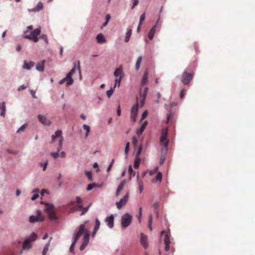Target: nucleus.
<instances>
[{
	"label": "nucleus",
	"mask_w": 255,
	"mask_h": 255,
	"mask_svg": "<svg viewBox=\"0 0 255 255\" xmlns=\"http://www.w3.org/2000/svg\"><path fill=\"white\" fill-rule=\"evenodd\" d=\"M152 216L150 215L148 218V224H152Z\"/></svg>",
	"instance_id": "nucleus-61"
},
{
	"label": "nucleus",
	"mask_w": 255,
	"mask_h": 255,
	"mask_svg": "<svg viewBox=\"0 0 255 255\" xmlns=\"http://www.w3.org/2000/svg\"><path fill=\"white\" fill-rule=\"evenodd\" d=\"M165 159V156L164 155H162L160 157V160H159L160 164H162L164 162Z\"/></svg>",
	"instance_id": "nucleus-53"
},
{
	"label": "nucleus",
	"mask_w": 255,
	"mask_h": 255,
	"mask_svg": "<svg viewBox=\"0 0 255 255\" xmlns=\"http://www.w3.org/2000/svg\"><path fill=\"white\" fill-rule=\"evenodd\" d=\"M132 139V144H133L134 147L136 148L137 145L138 140L135 136H133Z\"/></svg>",
	"instance_id": "nucleus-41"
},
{
	"label": "nucleus",
	"mask_w": 255,
	"mask_h": 255,
	"mask_svg": "<svg viewBox=\"0 0 255 255\" xmlns=\"http://www.w3.org/2000/svg\"><path fill=\"white\" fill-rule=\"evenodd\" d=\"M84 231V225H81L79 227V230L78 232L77 233V234L75 235L74 237V241L73 243L71 244V246L70 248V252L71 253H73L75 246L76 245V243L78 240V239L79 238V237L81 236L82 234V232Z\"/></svg>",
	"instance_id": "nucleus-7"
},
{
	"label": "nucleus",
	"mask_w": 255,
	"mask_h": 255,
	"mask_svg": "<svg viewBox=\"0 0 255 255\" xmlns=\"http://www.w3.org/2000/svg\"><path fill=\"white\" fill-rule=\"evenodd\" d=\"M77 68L79 74L81 75V67L80 63L79 61H78L77 63H74V67L71 70V71L66 75L65 78L62 79L59 82V84L62 85L64 84L65 82H66V85L69 86L73 84L74 82V80L72 78V75L75 73L76 69Z\"/></svg>",
	"instance_id": "nucleus-1"
},
{
	"label": "nucleus",
	"mask_w": 255,
	"mask_h": 255,
	"mask_svg": "<svg viewBox=\"0 0 255 255\" xmlns=\"http://www.w3.org/2000/svg\"><path fill=\"white\" fill-rule=\"evenodd\" d=\"M146 95H147V94H144V93L142 94V99L140 101V108L142 107L144 105V103H145L144 101L146 98Z\"/></svg>",
	"instance_id": "nucleus-35"
},
{
	"label": "nucleus",
	"mask_w": 255,
	"mask_h": 255,
	"mask_svg": "<svg viewBox=\"0 0 255 255\" xmlns=\"http://www.w3.org/2000/svg\"><path fill=\"white\" fill-rule=\"evenodd\" d=\"M97 42L100 43H103L106 42V39L102 33L98 34L96 37Z\"/></svg>",
	"instance_id": "nucleus-24"
},
{
	"label": "nucleus",
	"mask_w": 255,
	"mask_h": 255,
	"mask_svg": "<svg viewBox=\"0 0 255 255\" xmlns=\"http://www.w3.org/2000/svg\"><path fill=\"white\" fill-rule=\"evenodd\" d=\"M128 172L130 176H134L135 175V172L133 171L131 165H129L128 167Z\"/></svg>",
	"instance_id": "nucleus-46"
},
{
	"label": "nucleus",
	"mask_w": 255,
	"mask_h": 255,
	"mask_svg": "<svg viewBox=\"0 0 255 255\" xmlns=\"http://www.w3.org/2000/svg\"><path fill=\"white\" fill-rule=\"evenodd\" d=\"M39 195L37 193H35L33 196L31 197V200H35V199H36L38 197Z\"/></svg>",
	"instance_id": "nucleus-55"
},
{
	"label": "nucleus",
	"mask_w": 255,
	"mask_h": 255,
	"mask_svg": "<svg viewBox=\"0 0 255 255\" xmlns=\"http://www.w3.org/2000/svg\"><path fill=\"white\" fill-rule=\"evenodd\" d=\"M40 38L43 39L45 43L48 44V38H47V36L45 34H42L40 36Z\"/></svg>",
	"instance_id": "nucleus-45"
},
{
	"label": "nucleus",
	"mask_w": 255,
	"mask_h": 255,
	"mask_svg": "<svg viewBox=\"0 0 255 255\" xmlns=\"http://www.w3.org/2000/svg\"><path fill=\"white\" fill-rule=\"evenodd\" d=\"M140 243L142 247L145 249L148 248L147 238L146 236L141 233L140 235Z\"/></svg>",
	"instance_id": "nucleus-14"
},
{
	"label": "nucleus",
	"mask_w": 255,
	"mask_h": 255,
	"mask_svg": "<svg viewBox=\"0 0 255 255\" xmlns=\"http://www.w3.org/2000/svg\"><path fill=\"white\" fill-rule=\"evenodd\" d=\"M76 202L77 203H78V205H79V204H82L81 203H82V200L80 198V197L79 196H77L76 198Z\"/></svg>",
	"instance_id": "nucleus-54"
},
{
	"label": "nucleus",
	"mask_w": 255,
	"mask_h": 255,
	"mask_svg": "<svg viewBox=\"0 0 255 255\" xmlns=\"http://www.w3.org/2000/svg\"><path fill=\"white\" fill-rule=\"evenodd\" d=\"M167 129H163L161 132L160 142L161 144L163 145L161 149L162 154H165L168 149L169 141L167 139Z\"/></svg>",
	"instance_id": "nucleus-5"
},
{
	"label": "nucleus",
	"mask_w": 255,
	"mask_h": 255,
	"mask_svg": "<svg viewBox=\"0 0 255 255\" xmlns=\"http://www.w3.org/2000/svg\"><path fill=\"white\" fill-rule=\"evenodd\" d=\"M48 164V162L46 161L44 163H41L40 164V166L43 167V170L45 171L46 169L47 166Z\"/></svg>",
	"instance_id": "nucleus-47"
},
{
	"label": "nucleus",
	"mask_w": 255,
	"mask_h": 255,
	"mask_svg": "<svg viewBox=\"0 0 255 255\" xmlns=\"http://www.w3.org/2000/svg\"><path fill=\"white\" fill-rule=\"evenodd\" d=\"M138 0H133V4L131 6V9H133L135 6H136L138 3Z\"/></svg>",
	"instance_id": "nucleus-50"
},
{
	"label": "nucleus",
	"mask_w": 255,
	"mask_h": 255,
	"mask_svg": "<svg viewBox=\"0 0 255 255\" xmlns=\"http://www.w3.org/2000/svg\"><path fill=\"white\" fill-rule=\"evenodd\" d=\"M155 32V26H153L151 28V29L150 30L148 34V37L149 40L152 39L153 36L154 35Z\"/></svg>",
	"instance_id": "nucleus-26"
},
{
	"label": "nucleus",
	"mask_w": 255,
	"mask_h": 255,
	"mask_svg": "<svg viewBox=\"0 0 255 255\" xmlns=\"http://www.w3.org/2000/svg\"><path fill=\"white\" fill-rule=\"evenodd\" d=\"M38 118L40 122L44 125H49L50 124V122L49 120H48L45 117L42 116L40 115L38 116Z\"/></svg>",
	"instance_id": "nucleus-17"
},
{
	"label": "nucleus",
	"mask_w": 255,
	"mask_h": 255,
	"mask_svg": "<svg viewBox=\"0 0 255 255\" xmlns=\"http://www.w3.org/2000/svg\"><path fill=\"white\" fill-rule=\"evenodd\" d=\"M37 216H31L29 217V222L34 223L36 222H42L44 220V217L41 215V212L39 210L37 211Z\"/></svg>",
	"instance_id": "nucleus-11"
},
{
	"label": "nucleus",
	"mask_w": 255,
	"mask_h": 255,
	"mask_svg": "<svg viewBox=\"0 0 255 255\" xmlns=\"http://www.w3.org/2000/svg\"><path fill=\"white\" fill-rule=\"evenodd\" d=\"M122 226L124 228L128 227L131 222L132 216L128 213H126L122 217Z\"/></svg>",
	"instance_id": "nucleus-8"
},
{
	"label": "nucleus",
	"mask_w": 255,
	"mask_h": 255,
	"mask_svg": "<svg viewBox=\"0 0 255 255\" xmlns=\"http://www.w3.org/2000/svg\"><path fill=\"white\" fill-rule=\"evenodd\" d=\"M145 12H143L141 15H140V19H139V25H142V22L145 19Z\"/></svg>",
	"instance_id": "nucleus-40"
},
{
	"label": "nucleus",
	"mask_w": 255,
	"mask_h": 255,
	"mask_svg": "<svg viewBox=\"0 0 255 255\" xmlns=\"http://www.w3.org/2000/svg\"><path fill=\"white\" fill-rule=\"evenodd\" d=\"M37 238V235L35 233H32L31 235L30 236L28 240H30V242L31 241H34Z\"/></svg>",
	"instance_id": "nucleus-38"
},
{
	"label": "nucleus",
	"mask_w": 255,
	"mask_h": 255,
	"mask_svg": "<svg viewBox=\"0 0 255 255\" xmlns=\"http://www.w3.org/2000/svg\"><path fill=\"white\" fill-rule=\"evenodd\" d=\"M65 156H66V153H65V152L64 151H62L59 154V156H61L62 157H64Z\"/></svg>",
	"instance_id": "nucleus-63"
},
{
	"label": "nucleus",
	"mask_w": 255,
	"mask_h": 255,
	"mask_svg": "<svg viewBox=\"0 0 255 255\" xmlns=\"http://www.w3.org/2000/svg\"><path fill=\"white\" fill-rule=\"evenodd\" d=\"M83 128L85 130H86L85 136H86V137H87L89 135V133L90 130V128L89 126H88L85 124L83 125Z\"/></svg>",
	"instance_id": "nucleus-36"
},
{
	"label": "nucleus",
	"mask_w": 255,
	"mask_h": 255,
	"mask_svg": "<svg viewBox=\"0 0 255 255\" xmlns=\"http://www.w3.org/2000/svg\"><path fill=\"white\" fill-rule=\"evenodd\" d=\"M129 198V192H128L124 197L121 199L119 202L116 203V206L118 209H121L124 206H125Z\"/></svg>",
	"instance_id": "nucleus-10"
},
{
	"label": "nucleus",
	"mask_w": 255,
	"mask_h": 255,
	"mask_svg": "<svg viewBox=\"0 0 255 255\" xmlns=\"http://www.w3.org/2000/svg\"><path fill=\"white\" fill-rule=\"evenodd\" d=\"M193 74L184 72L182 75V82L184 85H187L192 80Z\"/></svg>",
	"instance_id": "nucleus-12"
},
{
	"label": "nucleus",
	"mask_w": 255,
	"mask_h": 255,
	"mask_svg": "<svg viewBox=\"0 0 255 255\" xmlns=\"http://www.w3.org/2000/svg\"><path fill=\"white\" fill-rule=\"evenodd\" d=\"M49 218L51 220L57 219V216L54 212H51L48 213Z\"/></svg>",
	"instance_id": "nucleus-34"
},
{
	"label": "nucleus",
	"mask_w": 255,
	"mask_h": 255,
	"mask_svg": "<svg viewBox=\"0 0 255 255\" xmlns=\"http://www.w3.org/2000/svg\"><path fill=\"white\" fill-rule=\"evenodd\" d=\"M142 216V208L140 207L139 209V221L140 222L141 217Z\"/></svg>",
	"instance_id": "nucleus-57"
},
{
	"label": "nucleus",
	"mask_w": 255,
	"mask_h": 255,
	"mask_svg": "<svg viewBox=\"0 0 255 255\" xmlns=\"http://www.w3.org/2000/svg\"><path fill=\"white\" fill-rule=\"evenodd\" d=\"M54 208V206L51 204H47L45 205V211L47 213H49L52 212Z\"/></svg>",
	"instance_id": "nucleus-28"
},
{
	"label": "nucleus",
	"mask_w": 255,
	"mask_h": 255,
	"mask_svg": "<svg viewBox=\"0 0 255 255\" xmlns=\"http://www.w3.org/2000/svg\"><path fill=\"white\" fill-rule=\"evenodd\" d=\"M27 124H25L23 125H22L20 128H18V129L17 130V133H20L22 131H23L25 129L27 128Z\"/></svg>",
	"instance_id": "nucleus-37"
},
{
	"label": "nucleus",
	"mask_w": 255,
	"mask_h": 255,
	"mask_svg": "<svg viewBox=\"0 0 255 255\" xmlns=\"http://www.w3.org/2000/svg\"><path fill=\"white\" fill-rule=\"evenodd\" d=\"M121 109H120V106H119L118 108V109H117V115L118 116H121Z\"/></svg>",
	"instance_id": "nucleus-62"
},
{
	"label": "nucleus",
	"mask_w": 255,
	"mask_h": 255,
	"mask_svg": "<svg viewBox=\"0 0 255 255\" xmlns=\"http://www.w3.org/2000/svg\"><path fill=\"white\" fill-rule=\"evenodd\" d=\"M105 222L107 223L109 228H113L114 224V216L111 215L110 216L106 217Z\"/></svg>",
	"instance_id": "nucleus-13"
},
{
	"label": "nucleus",
	"mask_w": 255,
	"mask_h": 255,
	"mask_svg": "<svg viewBox=\"0 0 255 255\" xmlns=\"http://www.w3.org/2000/svg\"><path fill=\"white\" fill-rule=\"evenodd\" d=\"M48 246H49V245L48 244H47L45 246V247L43 250V252H42L43 254L47 253V252L48 251Z\"/></svg>",
	"instance_id": "nucleus-49"
},
{
	"label": "nucleus",
	"mask_w": 255,
	"mask_h": 255,
	"mask_svg": "<svg viewBox=\"0 0 255 255\" xmlns=\"http://www.w3.org/2000/svg\"><path fill=\"white\" fill-rule=\"evenodd\" d=\"M142 150V145H140L138 149V150H137V152L136 154V155L135 156L136 157H140V155L141 153V151Z\"/></svg>",
	"instance_id": "nucleus-43"
},
{
	"label": "nucleus",
	"mask_w": 255,
	"mask_h": 255,
	"mask_svg": "<svg viewBox=\"0 0 255 255\" xmlns=\"http://www.w3.org/2000/svg\"><path fill=\"white\" fill-rule=\"evenodd\" d=\"M159 207V204L157 202L154 203L153 205V207L154 208V210H156Z\"/></svg>",
	"instance_id": "nucleus-56"
},
{
	"label": "nucleus",
	"mask_w": 255,
	"mask_h": 255,
	"mask_svg": "<svg viewBox=\"0 0 255 255\" xmlns=\"http://www.w3.org/2000/svg\"><path fill=\"white\" fill-rule=\"evenodd\" d=\"M129 145H130V143L128 142L126 143V145L125 149V154L126 155H128V153Z\"/></svg>",
	"instance_id": "nucleus-44"
},
{
	"label": "nucleus",
	"mask_w": 255,
	"mask_h": 255,
	"mask_svg": "<svg viewBox=\"0 0 255 255\" xmlns=\"http://www.w3.org/2000/svg\"><path fill=\"white\" fill-rule=\"evenodd\" d=\"M30 242L29 240H25L22 245V249L25 250L30 249L31 248V245L30 244Z\"/></svg>",
	"instance_id": "nucleus-23"
},
{
	"label": "nucleus",
	"mask_w": 255,
	"mask_h": 255,
	"mask_svg": "<svg viewBox=\"0 0 255 255\" xmlns=\"http://www.w3.org/2000/svg\"><path fill=\"white\" fill-rule=\"evenodd\" d=\"M43 7V3L42 2H39L35 7L32 9H28V11L29 12H37L42 9Z\"/></svg>",
	"instance_id": "nucleus-15"
},
{
	"label": "nucleus",
	"mask_w": 255,
	"mask_h": 255,
	"mask_svg": "<svg viewBox=\"0 0 255 255\" xmlns=\"http://www.w3.org/2000/svg\"><path fill=\"white\" fill-rule=\"evenodd\" d=\"M126 182H127L126 180H123L122 181V182L120 183V184L119 185L118 189L117 190L116 193V196H119L121 191L123 190Z\"/></svg>",
	"instance_id": "nucleus-16"
},
{
	"label": "nucleus",
	"mask_w": 255,
	"mask_h": 255,
	"mask_svg": "<svg viewBox=\"0 0 255 255\" xmlns=\"http://www.w3.org/2000/svg\"><path fill=\"white\" fill-rule=\"evenodd\" d=\"M165 251L166 252H168L170 249V244H165Z\"/></svg>",
	"instance_id": "nucleus-59"
},
{
	"label": "nucleus",
	"mask_w": 255,
	"mask_h": 255,
	"mask_svg": "<svg viewBox=\"0 0 255 255\" xmlns=\"http://www.w3.org/2000/svg\"><path fill=\"white\" fill-rule=\"evenodd\" d=\"M140 158L138 157H135L134 160V168L136 169L138 168L139 165V164L140 163Z\"/></svg>",
	"instance_id": "nucleus-27"
},
{
	"label": "nucleus",
	"mask_w": 255,
	"mask_h": 255,
	"mask_svg": "<svg viewBox=\"0 0 255 255\" xmlns=\"http://www.w3.org/2000/svg\"><path fill=\"white\" fill-rule=\"evenodd\" d=\"M56 139H58V148L57 152H52L50 153V155L54 158H56L59 156V150L61 148L63 140V137L62 136V131L60 130H57L54 135L52 136V142H55Z\"/></svg>",
	"instance_id": "nucleus-3"
},
{
	"label": "nucleus",
	"mask_w": 255,
	"mask_h": 255,
	"mask_svg": "<svg viewBox=\"0 0 255 255\" xmlns=\"http://www.w3.org/2000/svg\"><path fill=\"white\" fill-rule=\"evenodd\" d=\"M185 92H186V90H184V89H183V90L181 91V92H180V98H181V99H183V98H184V95H185Z\"/></svg>",
	"instance_id": "nucleus-51"
},
{
	"label": "nucleus",
	"mask_w": 255,
	"mask_h": 255,
	"mask_svg": "<svg viewBox=\"0 0 255 255\" xmlns=\"http://www.w3.org/2000/svg\"><path fill=\"white\" fill-rule=\"evenodd\" d=\"M41 27H39L32 31L26 30L24 32L23 37L31 40L34 42H37L39 40L38 36H39L41 33Z\"/></svg>",
	"instance_id": "nucleus-4"
},
{
	"label": "nucleus",
	"mask_w": 255,
	"mask_h": 255,
	"mask_svg": "<svg viewBox=\"0 0 255 255\" xmlns=\"http://www.w3.org/2000/svg\"><path fill=\"white\" fill-rule=\"evenodd\" d=\"M77 209H82V212L81 213V215H83L85 214L89 209V206L87 207H83L82 204H79L77 206Z\"/></svg>",
	"instance_id": "nucleus-25"
},
{
	"label": "nucleus",
	"mask_w": 255,
	"mask_h": 255,
	"mask_svg": "<svg viewBox=\"0 0 255 255\" xmlns=\"http://www.w3.org/2000/svg\"><path fill=\"white\" fill-rule=\"evenodd\" d=\"M137 101L136 104H135L131 108L130 111V117L133 122H135L136 120V117L139 109L138 104V98L137 97Z\"/></svg>",
	"instance_id": "nucleus-9"
},
{
	"label": "nucleus",
	"mask_w": 255,
	"mask_h": 255,
	"mask_svg": "<svg viewBox=\"0 0 255 255\" xmlns=\"http://www.w3.org/2000/svg\"><path fill=\"white\" fill-rule=\"evenodd\" d=\"M86 175H87V176L90 181H93L92 174L91 172H90V171L86 172Z\"/></svg>",
	"instance_id": "nucleus-42"
},
{
	"label": "nucleus",
	"mask_w": 255,
	"mask_h": 255,
	"mask_svg": "<svg viewBox=\"0 0 255 255\" xmlns=\"http://www.w3.org/2000/svg\"><path fill=\"white\" fill-rule=\"evenodd\" d=\"M148 70H146L145 71H144V74H143V77L141 79V84L142 85H145L147 81H148Z\"/></svg>",
	"instance_id": "nucleus-18"
},
{
	"label": "nucleus",
	"mask_w": 255,
	"mask_h": 255,
	"mask_svg": "<svg viewBox=\"0 0 255 255\" xmlns=\"http://www.w3.org/2000/svg\"><path fill=\"white\" fill-rule=\"evenodd\" d=\"M95 222H96L95 226L93 232L92 233V237H94L95 236L96 234L97 233V232L98 230H99V227L100 226V222L98 219H96Z\"/></svg>",
	"instance_id": "nucleus-20"
},
{
	"label": "nucleus",
	"mask_w": 255,
	"mask_h": 255,
	"mask_svg": "<svg viewBox=\"0 0 255 255\" xmlns=\"http://www.w3.org/2000/svg\"><path fill=\"white\" fill-rule=\"evenodd\" d=\"M88 222H89L88 221H85L84 224H83L84 225V231L82 232V234H83L84 235V237L83 242L80 248V249L81 251L83 250L86 248V247L88 245L89 241V232L87 230H86L85 229V224H87Z\"/></svg>",
	"instance_id": "nucleus-6"
},
{
	"label": "nucleus",
	"mask_w": 255,
	"mask_h": 255,
	"mask_svg": "<svg viewBox=\"0 0 255 255\" xmlns=\"http://www.w3.org/2000/svg\"><path fill=\"white\" fill-rule=\"evenodd\" d=\"M148 113L147 111H145L142 114L141 121L144 120L147 116Z\"/></svg>",
	"instance_id": "nucleus-48"
},
{
	"label": "nucleus",
	"mask_w": 255,
	"mask_h": 255,
	"mask_svg": "<svg viewBox=\"0 0 255 255\" xmlns=\"http://www.w3.org/2000/svg\"><path fill=\"white\" fill-rule=\"evenodd\" d=\"M34 66V62L32 61H30L28 63L26 62V61L24 62V65H23V68L27 69V70H30L32 67H33Z\"/></svg>",
	"instance_id": "nucleus-21"
},
{
	"label": "nucleus",
	"mask_w": 255,
	"mask_h": 255,
	"mask_svg": "<svg viewBox=\"0 0 255 255\" xmlns=\"http://www.w3.org/2000/svg\"><path fill=\"white\" fill-rule=\"evenodd\" d=\"M170 233L169 232L166 233L165 235L164 243L165 244H170V240L169 238Z\"/></svg>",
	"instance_id": "nucleus-32"
},
{
	"label": "nucleus",
	"mask_w": 255,
	"mask_h": 255,
	"mask_svg": "<svg viewBox=\"0 0 255 255\" xmlns=\"http://www.w3.org/2000/svg\"><path fill=\"white\" fill-rule=\"evenodd\" d=\"M141 60H142V57L139 56L138 58V59L136 61V64H135V68H136V70H139Z\"/></svg>",
	"instance_id": "nucleus-33"
},
{
	"label": "nucleus",
	"mask_w": 255,
	"mask_h": 255,
	"mask_svg": "<svg viewBox=\"0 0 255 255\" xmlns=\"http://www.w3.org/2000/svg\"><path fill=\"white\" fill-rule=\"evenodd\" d=\"M131 33H132V30L131 29H129L127 33H126V38H125V42H128L129 39H130V37L131 35Z\"/></svg>",
	"instance_id": "nucleus-31"
},
{
	"label": "nucleus",
	"mask_w": 255,
	"mask_h": 255,
	"mask_svg": "<svg viewBox=\"0 0 255 255\" xmlns=\"http://www.w3.org/2000/svg\"><path fill=\"white\" fill-rule=\"evenodd\" d=\"M114 76L116 77L115 79V84L113 88H111L110 90L107 91L106 94L108 98H110L113 94L115 88L117 86L120 87L121 81L124 76V74L123 71L122 66H121L118 68H117L114 72Z\"/></svg>",
	"instance_id": "nucleus-2"
},
{
	"label": "nucleus",
	"mask_w": 255,
	"mask_h": 255,
	"mask_svg": "<svg viewBox=\"0 0 255 255\" xmlns=\"http://www.w3.org/2000/svg\"><path fill=\"white\" fill-rule=\"evenodd\" d=\"M45 61L44 60L41 61L39 63H38L36 64V69L38 71H40V72L43 71L44 70V64H45Z\"/></svg>",
	"instance_id": "nucleus-19"
},
{
	"label": "nucleus",
	"mask_w": 255,
	"mask_h": 255,
	"mask_svg": "<svg viewBox=\"0 0 255 255\" xmlns=\"http://www.w3.org/2000/svg\"><path fill=\"white\" fill-rule=\"evenodd\" d=\"M110 18H111L110 15L109 14H107L106 16V21L109 22Z\"/></svg>",
	"instance_id": "nucleus-64"
},
{
	"label": "nucleus",
	"mask_w": 255,
	"mask_h": 255,
	"mask_svg": "<svg viewBox=\"0 0 255 255\" xmlns=\"http://www.w3.org/2000/svg\"><path fill=\"white\" fill-rule=\"evenodd\" d=\"M138 187L140 193H141L143 189V183L141 180H138Z\"/></svg>",
	"instance_id": "nucleus-39"
},
{
	"label": "nucleus",
	"mask_w": 255,
	"mask_h": 255,
	"mask_svg": "<svg viewBox=\"0 0 255 255\" xmlns=\"http://www.w3.org/2000/svg\"><path fill=\"white\" fill-rule=\"evenodd\" d=\"M162 173L161 172H158L155 178H154L153 180H152V182L153 183H155L157 181H159V182H160L161 181V179H162Z\"/></svg>",
	"instance_id": "nucleus-29"
},
{
	"label": "nucleus",
	"mask_w": 255,
	"mask_h": 255,
	"mask_svg": "<svg viewBox=\"0 0 255 255\" xmlns=\"http://www.w3.org/2000/svg\"><path fill=\"white\" fill-rule=\"evenodd\" d=\"M93 188V187L92 184H90L88 185L87 190L88 191H90V190H92Z\"/></svg>",
	"instance_id": "nucleus-60"
},
{
	"label": "nucleus",
	"mask_w": 255,
	"mask_h": 255,
	"mask_svg": "<svg viewBox=\"0 0 255 255\" xmlns=\"http://www.w3.org/2000/svg\"><path fill=\"white\" fill-rule=\"evenodd\" d=\"M27 86H25V85H21V86H19V87H18V90L19 91H21V90H25V89H26V88H27Z\"/></svg>",
	"instance_id": "nucleus-52"
},
{
	"label": "nucleus",
	"mask_w": 255,
	"mask_h": 255,
	"mask_svg": "<svg viewBox=\"0 0 255 255\" xmlns=\"http://www.w3.org/2000/svg\"><path fill=\"white\" fill-rule=\"evenodd\" d=\"M0 109L1 110L0 112V115L2 117L5 116V105L4 103H2L1 105L0 106Z\"/></svg>",
	"instance_id": "nucleus-30"
},
{
	"label": "nucleus",
	"mask_w": 255,
	"mask_h": 255,
	"mask_svg": "<svg viewBox=\"0 0 255 255\" xmlns=\"http://www.w3.org/2000/svg\"><path fill=\"white\" fill-rule=\"evenodd\" d=\"M147 122H144L142 124V125H141V127L140 128L138 129H137L136 133H137V135H141L142 134V133L143 132V131L145 129V128H146V126H147Z\"/></svg>",
	"instance_id": "nucleus-22"
},
{
	"label": "nucleus",
	"mask_w": 255,
	"mask_h": 255,
	"mask_svg": "<svg viewBox=\"0 0 255 255\" xmlns=\"http://www.w3.org/2000/svg\"><path fill=\"white\" fill-rule=\"evenodd\" d=\"M30 93L31 94V95H32V97L33 98H36V97L35 96V92H34V91L32 90H30Z\"/></svg>",
	"instance_id": "nucleus-58"
}]
</instances>
